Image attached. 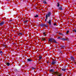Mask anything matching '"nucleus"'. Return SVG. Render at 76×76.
<instances>
[{"instance_id":"nucleus-26","label":"nucleus","mask_w":76,"mask_h":76,"mask_svg":"<svg viewBox=\"0 0 76 76\" xmlns=\"http://www.w3.org/2000/svg\"><path fill=\"white\" fill-rule=\"evenodd\" d=\"M39 58L40 59H41L42 58V57H41V56L39 57Z\"/></svg>"},{"instance_id":"nucleus-33","label":"nucleus","mask_w":76,"mask_h":76,"mask_svg":"<svg viewBox=\"0 0 76 76\" xmlns=\"http://www.w3.org/2000/svg\"><path fill=\"white\" fill-rule=\"evenodd\" d=\"M47 21V19H45V21Z\"/></svg>"},{"instance_id":"nucleus-32","label":"nucleus","mask_w":76,"mask_h":76,"mask_svg":"<svg viewBox=\"0 0 76 76\" xmlns=\"http://www.w3.org/2000/svg\"><path fill=\"white\" fill-rule=\"evenodd\" d=\"M39 60H41V59H40L39 58Z\"/></svg>"},{"instance_id":"nucleus-19","label":"nucleus","mask_w":76,"mask_h":76,"mask_svg":"<svg viewBox=\"0 0 76 76\" xmlns=\"http://www.w3.org/2000/svg\"><path fill=\"white\" fill-rule=\"evenodd\" d=\"M34 17L35 18H37V17H38V15H36L34 16Z\"/></svg>"},{"instance_id":"nucleus-28","label":"nucleus","mask_w":76,"mask_h":76,"mask_svg":"<svg viewBox=\"0 0 76 76\" xmlns=\"http://www.w3.org/2000/svg\"><path fill=\"white\" fill-rule=\"evenodd\" d=\"M46 32H44L43 33L44 35H45V34H46Z\"/></svg>"},{"instance_id":"nucleus-2","label":"nucleus","mask_w":76,"mask_h":76,"mask_svg":"<svg viewBox=\"0 0 76 76\" xmlns=\"http://www.w3.org/2000/svg\"><path fill=\"white\" fill-rule=\"evenodd\" d=\"M50 15H51V12H48V14L46 15V19H48V17H50Z\"/></svg>"},{"instance_id":"nucleus-24","label":"nucleus","mask_w":76,"mask_h":76,"mask_svg":"<svg viewBox=\"0 0 76 76\" xmlns=\"http://www.w3.org/2000/svg\"><path fill=\"white\" fill-rule=\"evenodd\" d=\"M61 48H64V46H61Z\"/></svg>"},{"instance_id":"nucleus-21","label":"nucleus","mask_w":76,"mask_h":76,"mask_svg":"<svg viewBox=\"0 0 76 76\" xmlns=\"http://www.w3.org/2000/svg\"><path fill=\"white\" fill-rule=\"evenodd\" d=\"M3 52L1 51H0V54H3Z\"/></svg>"},{"instance_id":"nucleus-27","label":"nucleus","mask_w":76,"mask_h":76,"mask_svg":"<svg viewBox=\"0 0 76 76\" xmlns=\"http://www.w3.org/2000/svg\"><path fill=\"white\" fill-rule=\"evenodd\" d=\"M28 20H25V21H24V22H28Z\"/></svg>"},{"instance_id":"nucleus-10","label":"nucleus","mask_w":76,"mask_h":76,"mask_svg":"<svg viewBox=\"0 0 76 76\" xmlns=\"http://www.w3.org/2000/svg\"><path fill=\"white\" fill-rule=\"evenodd\" d=\"M27 61H31L32 60H31L30 59L28 58L27 59Z\"/></svg>"},{"instance_id":"nucleus-17","label":"nucleus","mask_w":76,"mask_h":76,"mask_svg":"<svg viewBox=\"0 0 76 76\" xmlns=\"http://www.w3.org/2000/svg\"><path fill=\"white\" fill-rule=\"evenodd\" d=\"M43 3L45 4H47V2H46L45 1H43Z\"/></svg>"},{"instance_id":"nucleus-29","label":"nucleus","mask_w":76,"mask_h":76,"mask_svg":"<svg viewBox=\"0 0 76 76\" xmlns=\"http://www.w3.org/2000/svg\"><path fill=\"white\" fill-rule=\"evenodd\" d=\"M54 25H56V23H54Z\"/></svg>"},{"instance_id":"nucleus-14","label":"nucleus","mask_w":76,"mask_h":76,"mask_svg":"<svg viewBox=\"0 0 76 76\" xmlns=\"http://www.w3.org/2000/svg\"><path fill=\"white\" fill-rule=\"evenodd\" d=\"M45 26V25L44 24H42L41 25V26Z\"/></svg>"},{"instance_id":"nucleus-3","label":"nucleus","mask_w":76,"mask_h":76,"mask_svg":"<svg viewBox=\"0 0 76 76\" xmlns=\"http://www.w3.org/2000/svg\"><path fill=\"white\" fill-rule=\"evenodd\" d=\"M55 74L56 75V76H61V74H60L59 73V72H55Z\"/></svg>"},{"instance_id":"nucleus-15","label":"nucleus","mask_w":76,"mask_h":76,"mask_svg":"<svg viewBox=\"0 0 76 76\" xmlns=\"http://www.w3.org/2000/svg\"><path fill=\"white\" fill-rule=\"evenodd\" d=\"M57 6H58V7H59V6H60V4H59V3H57Z\"/></svg>"},{"instance_id":"nucleus-18","label":"nucleus","mask_w":76,"mask_h":76,"mask_svg":"<svg viewBox=\"0 0 76 76\" xmlns=\"http://www.w3.org/2000/svg\"><path fill=\"white\" fill-rule=\"evenodd\" d=\"M66 70V69H62V70H63V71H65Z\"/></svg>"},{"instance_id":"nucleus-13","label":"nucleus","mask_w":76,"mask_h":76,"mask_svg":"<svg viewBox=\"0 0 76 76\" xmlns=\"http://www.w3.org/2000/svg\"><path fill=\"white\" fill-rule=\"evenodd\" d=\"M59 9H60L61 10H63V9H62V7H60L59 8Z\"/></svg>"},{"instance_id":"nucleus-8","label":"nucleus","mask_w":76,"mask_h":76,"mask_svg":"<svg viewBox=\"0 0 76 76\" xmlns=\"http://www.w3.org/2000/svg\"><path fill=\"white\" fill-rule=\"evenodd\" d=\"M6 65H7V66H10V63H7Z\"/></svg>"},{"instance_id":"nucleus-11","label":"nucleus","mask_w":76,"mask_h":76,"mask_svg":"<svg viewBox=\"0 0 76 76\" xmlns=\"http://www.w3.org/2000/svg\"><path fill=\"white\" fill-rule=\"evenodd\" d=\"M41 40H42V41H45V38H43Z\"/></svg>"},{"instance_id":"nucleus-7","label":"nucleus","mask_w":76,"mask_h":76,"mask_svg":"<svg viewBox=\"0 0 76 76\" xmlns=\"http://www.w3.org/2000/svg\"><path fill=\"white\" fill-rule=\"evenodd\" d=\"M54 72V69H51L50 71V72Z\"/></svg>"},{"instance_id":"nucleus-23","label":"nucleus","mask_w":76,"mask_h":76,"mask_svg":"<svg viewBox=\"0 0 76 76\" xmlns=\"http://www.w3.org/2000/svg\"><path fill=\"white\" fill-rule=\"evenodd\" d=\"M61 39V38H60V37H58V39Z\"/></svg>"},{"instance_id":"nucleus-6","label":"nucleus","mask_w":76,"mask_h":76,"mask_svg":"<svg viewBox=\"0 0 76 76\" xmlns=\"http://www.w3.org/2000/svg\"><path fill=\"white\" fill-rule=\"evenodd\" d=\"M61 40H63V41H65V40H66V39L64 38H61Z\"/></svg>"},{"instance_id":"nucleus-25","label":"nucleus","mask_w":76,"mask_h":76,"mask_svg":"<svg viewBox=\"0 0 76 76\" xmlns=\"http://www.w3.org/2000/svg\"><path fill=\"white\" fill-rule=\"evenodd\" d=\"M12 21H13V20H9V22H12Z\"/></svg>"},{"instance_id":"nucleus-5","label":"nucleus","mask_w":76,"mask_h":76,"mask_svg":"<svg viewBox=\"0 0 76 76\" xmlns=\"http://www.w3.org/2000/svg\"><path fill=\"white\" fill-rule=\"evenodd\" d=\"M51 20H50L49 22H48V23H49V25H51Z\"/></svg>"},{"instance_id":"nucleus-12","label":"nucleus","mask_w":76,"mask_h":76,"mask_svg":"<svg viewBox=\"0 0 76 76\" xmlns=\"http://www.w3.org/2000/svg\"><path fill=\"white\" fill-rule=\"evenodd\" d=\"M22 35V34L21 33H20L18 34V36H20V35Z\"/></svg>"},{"instance_id":"nucleus-31","label":"nucleus","mask_w":76,"mask_h":76,"mask_svg":"<svg viewBox=\"0 0 76 76\" xmlns=\"http://www.w3.org/2000/svg\"><path fill=\"white\" fill-rule=\"evenodd\" d=\"M59 35H62L61 33H59Z\"/></svg>"},{"instance_id":"nucleus-34","label":"nucleus","mask_w":76,"mask_h":76,"mask_svg":"<svg viewBox=\"0 0 76 76\" xmlns=\"http://www.w3.org/2000/svg\"><path fill=\"white\" fill-rule=\"evenodd\" d=\"M46 35H46V34L45 35V36H46Z\"/></svg>"},{"instance_id":"nucleus-9","label":"nucleus","mask_w":76,"mask_h":76,"mask_svg":"<svg viewBox=\"0 0 76 76\" xmlns=\"http://www.w3.org/2000/svg\"><path fill=\"white\" fill-rule=\"evenodd\" d=\"M56 64V62H55V61H53L52 62V64Z\"/></svg>"},{"instance_id":"nucleus-16","label":"nucleus","mask_w":76,"mask_h":76,"mask_svg":"<svg viewBox=\"0 0 76 76\" xmlns=\"http://www.w3.org/2000/svg\"><path fill=\"white\" fill-rule=\"evenodd\" d=\"M71 58L72 60H74V58L73 57H71Z\"/></svg>"},{"instance_id":"nucleus-22","label":"nucleus","mask_w":76,"mask_h":76,"mask_svg":"<svg viewBox=\"0 0 76 76\" xmlns=\"http://www.w3.org/2000/svg\"><path fill=\"white\" fill-rule=\"evenodd\" d=\"M69 32V31H67L66 32V34H68Z\"/></svg>"},{"instance_id":"nucleus-35","label":"nucleus","mask_w":76,"mask_h":76,"mask_svg":"<svg viewBox=\"0 0 76 76\" xmlns=\"http://www.w3.org/2000/svg\"><path fill=\"white\" fill-rule=\"evenodd\" d=\"M75 29L76 30V29Z\"/></svg>"},{"instance_id":"nucleus-20","label":"nucleus","mask_w":76,"mask_h":76,"mask_svg":"<svg viewBox=\"0 0 76 76\" xmlns=\"http://www.w3.org/2000/svg\"><path fill=\"white\" fill-rule=\"evenodd\" d=\"M73 31L75 32H76V30L75 29H74L73 30Z\"/></svg>"},{"instance_id":"nucleus-4","label":"nucleus","mask_w":76,"mask_h":76,"mask_svg":"<svg viewBox=\"0 0 76 76\" xmlns=\"http://www.w3.org/2000/svg\"><path fill=\"white\" fill-rule=\"evenodd\" d=\"M3 24H4V22L3 21L0 23V25H3Z\"/></svg>"},{"instance_id":"nucleus-1","label":"nucleus","mask_w":76,"mask_h":76,"mask_svg":"<svg viewBox=\"0 0 76 76\" xmlns=\"http://www.w3.org/2000/svg\"><path fill=\"white\" fill-rule=\"evenodd\" d=\"M49 41L50 42H52L53 43H56V44H57V43L56 41L54 40V39H49Z\"/></svg>"},{"instance_id":"nucleus-30","label":"nucleus","mask_w":76,"mask_h":76,"mask_svg":"<svg viewBox=\"0 0 76 76\" xmlns=\"http://www.w3.org/2000/svg\"><path fill=\"white\" fill-rule=\"evenodd\" d=\"M32 69H35V68H32Z\"/></svg>"}]
</instances>
